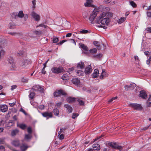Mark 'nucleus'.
<instances>
[{
	"mask_svg": "<svg viewBox=\"0 0 151 151\" xmlns=\"http://www.w3.org/2000/svg\"><path fill=\"white\" fill-rule=\"evenodd\" d=\"M112 16V14L110 12H104L101 13L96 19L97 23L100 22L102 24L99 27L106 29L110 22V18Z\"/></svg>",
	"mask_w": 151,
	"mask_h": 151,
	"instance_id": "nucleus-1",
	"label": "nucleus"
},
{
	"mask_svg": "<svg viewBox=\"0 0 151 151\" xmlns=\"http://www.w3.org/2000/svg\"><path fill=\"white\" fill-rule=\"evenodd\" d=\"M99 11L98 8H95L93 11L92 13L91 14L89 18V20L92 23L94 21V19L97 16V13Z\"/></svg>",
	"mask_w": 151,
	"mask_h": 151,
	"instance_id": "nucleus-2",
	"label": "nucleus"
},
{
	"mask_svg": "<svg viewBox=\"0 0 151 151\" xmlns=\"http://www.w3.org/2000/svg\"><path fill=\"white\" fill-rule=\"evenodd\" d=\"M30 62V60L29 59H25L20 60L19 63V64L20 66L23 68H25L29 63Z\"/></svg>",
	"mask_w": 151,
	"mask_h": 151,
	"instance_id": "nucleus-3",
	"label": "nucleus"
},
{
	"mask_svg": "<svg viewBox=\"0 0 151 151\" xmlns=\"http://www.w3.org/2000/svg\"><path fill=\"white\" fill-rule=\"evenodd\" d=\"M32 88L34 91L35 92H37L38 93H42L44 91L43 87L40 86L39 85L34 86Z\"/></svg>",
	"mask_w": 151,
	"mask_h": 151,
	"instance_id": "nucleus-4",
	"label": "nucleus"
},
{
	"mask_svg": "<svg viewBox=\"0 0 151 151\" xmlns=\"http://www.w3.org/2000/svg\"><path fill=\"white\" fill-rule=\"evenodd\" d=\"M108 145L109 146L113 148L120 149L122 148V147L121 146L115 142H110L108 143Z\"/></svg>",
	"mask_w": 151,
	"mask_h": 151,
	"instance_id": "nucleus-5",
	"label": "nucleus"
},
{
	"mask_svg": "<svg viewBox=\"0 0 151 151\" xmlns=\"http://www.w3.org/2000/svg\"><path fill=\"white\" fill-rule=\"evenodd\" d=\"M24 14L22 11H20L17 14V13H14L12 14V17L15 18H16L18 17L21 18L24 17Z\"/></svg>",
	"mask_w": 151,
	"mask_h": 151,
	"instance_id": "nucleus-6",
	"label": "nucleus"
},
{
	"mask_svg": "<svg viewBox=\"0 0 151 151\" xmlns=\"http://www.w3.org/2000/svg\"><path fill=\"white\" fill-rule=\"evenodd\" d=\"M31 15L36 21H38L40 20V16L34 12H31Z\"/></svg>",
	"mask_w": 151,
	"mask_h": 151,
	"instance_id": "nucleus-7",
	"label": "nucleus"
},
{
	"mask_svg": "<svg viewBox=\"0 0 151 151\" xmlns=\"http://www.w3.org/2000/svg\"><path fill=\"white\" fill-rule=\"evenodd\" d=\"M14 61V60L13 59H12L11 60H10V59H9V66L11 70H15L17 68L16 66L15 65V63Z\"/></svg>",
	"mask_w": 151,
	"mask_h": 151,
	"instance_id": "nucleus-8",
	"label": "nucleus"
},
{
	"mask_svg": "<svg viewBox=\"0 0 151 151\" xmlns=\"http://www.w3.org/2000/svg\"><path fill=\"white\" fill-rule=\"evenodd\" d=\"M63 69L62 67H59L58 68L54 67L51 69V70L52 72L57 74L63 71Z\"/></svg>",
	"mask_w": 151,
	"mask_h": 151,
	"instance_id": "nucleus-9",
	"label": "nucleus"
},
{
	"mask_svg": "<svg viewBox=\"0 0 151 151\" xmlns=\"http://www.w3.org/2000/svg\"><path fill=\"white\" fill-rule=\"evenodd\" d=\"M130 106L135 109L140 110L142 108L141 105L136 103L131 104H130Z\"/></svg>",
	"mask_w": 151,
	"mask_h": 151,
	"instance_id": "nucleus-10",
	"label": "nucleus"
},
{
	"mask_svg": "<svg viewBox=\"0 0 151 151\" xmlns=\"http://www.w3.org/2000/svg\"><path fill=\"white\" fill-rule=\"evenodd\" d=\"M92 70L91 65H88L85 68L84 72L86 75L91 73Z\"/></svg>",
	"mask_w": 151,
	"mask_h": 151,
	"instance_id": "nucleus-11",
	"label": "nucleus"
},
{
	"mask_svg": "<svg viewBox=\"0 0 151 151\" xmlns=\"http://www.w3.org/2000/svg\"><path fill=\"white\" fill-rule=\"evenodd\" d=\"M53 94L54 96L57 97L61 95H64L65 94V93L63 91L60 90L55 91L54 92Z\"/></svg>",
	"mask_w": 151,
	"mask_h": 151,
	"instance_id": "nucleus-12",
	"label": "nucleus"
},
{
	"mask_svg": "<svg viewBox=\"0 0 151 151\" xmlns=\"http://www.w3.org/2000/svg\"><path fill=\"white\" fill-rule=\"evenodd\" d=\"M93 2L92 0H87L86 2L84 4L85 6L86 7L91 6L94 7L95 6L92 4Z\"/></svg>",
	"mask_w": 151,
	"mask_h": 151,
	"instance_id": "nucleus-13",
	"label": "nucleus"
},
{
	"mask_svg": "<svg viewBox=\"0 0 151 151\" xmlns=\"http://www.w3.org/2000/svg\"><path fill=\"white\" fill-rule=\"evenodd\" d=\"M139 97L142 99H146L147 98V96L145 92L143 91H141L139 96Z\"/></svg>",
	"mask_w": 151,
	"mask_h": 151,
	"instance_id": "nucleus-14",
	"label": "nucleus"
},
{
	"mask_svg": "<svg viewBox=\"0 0 151 151\" xmlns=\"http://www.w3.org/2000/svg\"><path fill=\"white\" fill-rule=\"evenodd\" d=\"M42 114L44 117H47V119L52 117V114L51 112H45L42 113Z\"/></svg>",
	"mask_w": 151,
	"mask_h": 151,
	"instance_id": "nucleus-15",
	"label": "nucleus"
},
{
	"mask_svg": "<svg viewBox=\"0 0 151 151\" xmlns=\"http://www.w3.org/2000/svg\"><path fill=\"white\" fill-rule=\"evenodd\" d=\"M85 65L84 63L82 61H81L78 63L77 65V69H82L84 68Z\"/></svg>",
	"mask_w": 151,
	"mask_h": 151,
	"instance_id": "nucleus-16",
	"label": "nucleus"
},
{
	"mask_svg": "<svg viewBox=\"0 0 151 151\" xmlns=\"http://www.w3.org/2000/svg\"><path fill=\"white\" fill-rule=\"evenodd\" d=\"M7 106L5 105H0V110L2 112H5L7 111Z\"/></svg>",
	"mask_w": 151,
	"mask_h": 151,
	"instance_id": "nucleus-17",
	"label": "nucleus"
},
{
	"mask_svg": "<svg viewBox=\"0 0 151 151\" xmlns=\"http://www.w3.org/2000/svg\"><path fill=\"white\" fill-rule=\"evenodd\" d=\"M99 71L98 70L95 69L94 70L93 73L91 75L92 77L93 78H96L97 77L99 76Z\"/></svg>",
	"mask_w": 151,
	"mask_h": 151,
	"instance_id": "nucleus-18",
	"label": "nucleus"
},
{
	"mask_svg": "<svg viewBox=\"0 0 151 151\" xmlns=\"http://www.w3.org/2000/svg\"><path fill=\"white\" fill-rule=\"evenodd\" d=\"M65 107L66 108L68 112L69 113L72 112V107L68 104H65L64 105Z\"/></svg>",
	"mask_w": 151,
	"mask_h": 151,
	"instance_id": "nucleus-19",
	"label": "nucleus"
},
{
	"mask_svg": "<svg viewBox=\"0 0 151 151\" xmlns=\"http://www.w3.org/2000/svg\"><path fill=\"white\" fill-rule=\"evenodd\" d=\"M92 147L94 150H99L100 149V145L98 144H95L93 145Z\"/></svg>",
	"mask_w": 151,
	"mask_h": 151,
	"instance_id": "nucleus-20",
	"label": "nucleus"
},
{
	"mask_svg": "<svg viewBox=\"0 0 151 151\" xmlns=\"http://www.w3.org/2000/svg\"><path fill=\"white\" fill-rule=\"evenodd\" d=\"M106 76L107 75L106 73V72H105V71L104 70H103L100 76V79H103L104 77H106Z\"/></svg>",
	"mask_w": 151,
	"mask_h": 151,
	"instance_id": "nucleus-21",
	"label": "nucleus"
},
{
	"mask_svg": "<svg viewBox=\"0 0 151 151\" xmlns=\"http://www.w3.org/2000/svg\"><path fill=\"white\" fill-rule=\"evenodd\" d=\"M79 47L82 48L83 50L86 51L88 50V48L84 44L82 43H79Z\"/></svg>",
	"mask_w": 151,
	"mask_h": 151,
	"instance_id": "nucleus-22",
	"label": "nucleus"
},
{
	"mask_svg": "<svg viewBox=\"0 0 151 151\" xmlns=\"http://www.w3.org/2000/svg\"><path fill=\"white\" fill-rule=\"evenodd\" d=\"M77 101L78 102V104L81 106H83L84 104V102L82 99H77Z\"/></svg>",
	"mask_w": 151,
	"mask_h": 151,
	"instance_id": "nucleus-23",
	"label": "nucleus"
},
{
	"mask_svg": "<svg viewBox=\"0 0 151 151\" xmlns=\"http://www.w3.org/2000/svg\"><path fill=\"white\" fill-rule=\"evenodd\" d=\"M5 54V51L3 49L2 47L0 46V59Z\"/></svg>",
	"mask_w": 151,
	"mask_h": 151,
	"instance_id": "nucleus-24",
	"label": "nucleus"
},
{
	"mask_svg": "<svg viewBox=\"0 0 151 151\" xmlns=\"http://www.w3.org/2000/svg\"><path fill=\"white\" fill-rule=\"evenodd\" d=\"M12 144L15 146H18L19 145V142L18 140H15L13 141Z\"/></svg>",
	"mask_w": 151,
	"mask_h": 151,
	"instance_id": "nucleus-25",
	"label": "nucleus"
},
{
	"mask_svg": "<svg viewBox=\"0 0 151 151\" xmlns=\"http://www.w3.org/2000/svg\"><path fill=\"white\" fill-rule=\"evenodd\" d=\"M16 25L13 22H10L9 24V27L10 29H14L15 28Z\"/></svg>",
	"mask_w": 151,
	"mask_h": 151,
	"instance_id": "nucleus-26",
	"label": "nucleus"
},
{
	"mask_svg": "<svg viewBox=\"0 0 151 151\" xmlns=\"http://www.w3.org/2000/svg\"><path fill=\"white\" fill-rule=\"evenodd\" d=\"M66 100L68 102L70 103H71L75 101V98H74L69 97L67 98Z\"/></svg>",
	"mask_w": 151,
	"mask_h": 151,
	"instance_id": "nucleus-27",
	"label": "nucleus"
},
{
	"mask_svg": "<svg viewBox=\"0 0 151 151\" xmlns=\"http://www.w3.org/2000/svg\"><path fill=\"white\" fill-rule=\"evenodd\" d=\"M19 130L17 129H15L12 131L11 133V135L12 136H15L19 132Z\"/></svg>",
	"mask_w": 151,
	"mask_h": 151,
	"instance_id": "nucleus-28",
	"label": "nucleus"
},
{
	"mask_svg": "<svg viewBox=\"0 0 151 151\" xmlns=\"http://www.w3.org/2000/svg\"><path fill=\"white\" fill-rule=\"evenodd\" d=\"M84 74V73L83 71L81 70H78L76 72V75L78 76H83Z\"/></svg>",
	"mask_w": 151,
	"mask_h": 151,
	"instance_id": "nucleus-29",
	"label": "nucleus"
},
{
	"mask_svg": "<svg viewBox=\"0 0 151 151\" xmlns=\"http://www.w3.org/2000/svg\"><path fill=\"white\" fill-rule=\"evenodd\" d=\"M93 44L96 46L98 47L99 49H101L100 47H101V45H100V44L99 42L97 41H94L93 42Z\"/></svg>",
	"mask_w": 151,
	"mask_h": 151,
	"instance_id": "nucleus-30",
	"label": "nucleus"
},
{
	"mask_svg": "<svg viewBox=\"0 0 151 151\" xmlns=\"http://www.w3.org/2000/svg\"><path fill=\"white\" fill-rule=\"evenodd\" d=\"M129 4H130L134 8H135L137 7V5L136 3H135V2L131 0H130L129 1Z\"/></svg>",
	"mask_w": 151,
	"mask_h": 151,
	"instance_id": "nucleus-31",
	"label": "nucleus"
},
{
	"mask_svg": "<svg viewBox=\"0 0 151 151\" xmlns=\"http://www.w3.org/2000/svg\"><path fill=\"white\" fill-rule=\"evenodd\" d=\"M27 148V147L24 144H23L21 146L20 148L22 151H25Z\"/></svg>",
	"mask_w": 151,
	"mask_h": 151,
	"instance_id": "nucleus-32",
	"label": "nucleus"
},
{
	"mask_svg": "<svg viewBox=\"0 0 151 151\" xmlns=\"http://www.w3.org/2000/svg\"><path fill=\"white\" fill-rule=\"evenodd\" d=\"M53 112L54 114L56 116H58L59 113V111L58 109H56L53 110Z\"/></svg>",
	"mask_w": 151,
	"mask_h": 151,
	"instance_id": "nucleus-33",
	"label": "nucleus"
},
{
	"mask_svg": "<svg viewBox=\"0 0 151 151\" xmlns=\"http://www.w3.org/2000/svg\"><path fill=\"white\" fill-rule=\"evenodd\" d=\"M126 19V18L121 17L120 19L118 21V23L119 24H121L124 22Z\"/></svg>",
	"mask_w": 151,
	"mask_h": 151,
	"instance_id": "nucleus-34",
	"label": "nucleus"
},
{
	"mask_svg": "<svg viewBox=\"0 0 151 151\" xmlns=\"http://www.w3.org/2000/svg\"><path fill=\"white\" fill-rule=\"evenodd\" d=\"M147 105L148 106H151V96H150L147 101Z\"/></svg>",
	"mask_w": 151,
	"mask_h": 151,
	"instance_id": "nucleus-35",
	"label": "nucleus"
},
{
	"mask_svg": "<svg viewBox=\"0 0 151 151\" xmlns=\"http://www.w3.org/2000/svg\"><path fill=\"white\" fill-rule=\"evenodd\" d=\"M18 126L23 129H25L26 127V126L25 124H20Z\"/></svg>",
	"mask_w": 151,
	"mask_h": 151,
	"instance_id": "nucleus-36",
	"label": "nucleus"
},
{
	"mask_svg": "<svg viewBox=\"0 0 151 151\" xmlns=\"http://www.w3.org/2000/svg\"><path fill=\"white\" fill-rule=\"evenodd\" d=\"M31 137L32 136L30 134H26L25 137V139L28 140L30 139Z\"/></svg>",
	"mask_w": 151,
	"mask_h": 151,
	"instance_id": "nucleus-37",
	"label": "nucleus"
},
{
	"mask_svg": "<svg viewBox=\"0 0 151 151\" xmlns=\"http://www.w3.org/2000/svg\"><path fill=\"white\" fill-rule=\"evenodd\" d=\"M35 96V93L33 92H32L30 93V94L29 95V98L30 99H32Z\"/></svg>",
	"mask_w": 151,
	"mask_h": 151,
	"instance_id": "nucleus-38",
	"label": "nucleus"
},
{
	"mask_svg": "<svg viewBox=\"0 0 151 151\" xmlns=\"http://www.w3.org/2000/svg\"><path fill=\"white\" fill-rule=\"evenodd\" d=\"M89 52L91 53H95L97 52V50L96 48H93L89 50Z\"/></svg>",
	"mask_w": 151,
	"mask_h": 151,
	"instance_id": "nucleus-39",
	"label": "nucleus"
},
{
	"mask_svg": "<svg viewBox=\"0 0 151 151\" xmlns=\"http://www.w3.org/2000/svg\"><path fill=\"white\" fill-rule=\"evenodd\" d=\"M8 122V123H10V124L9 125H7V127H10L12 126L14 124V122L12 120H10Z\"/></svg>",
	"mask_w": 151,
	"mask_h": 151,
	"instance_id": "nucleus-40",
	"label": "nucleus"
},
{
	"mask_svg": "<svg viewBox=\"0 0 151 151\" xmlns=\"http://www.w3.org/2000/svg\"><path fill=\"white\" fill-rule=\"evenodd\" d=\"M24 36L23 38L25 39H27L29 38V35L28 33H26L23 35Z\"/></svg>",
	"mask_w": 151,
	"mask_h": 151,
	"instance_id": "nucleus-41",
	"label": "nucleus"
},
{
	"mask_svg": "<svg viewBox=\"0 0 151 151\" xmlns=\"http://www.w3.org/2000/svg\"><path fill=\"white\" fill-rule=\"evenodd\" d=\"M5 138H0V143L1 144H4L5 143Z\"/></svg>",
	"mask_w": 151,
	"mask_h": 151,
	"instance_id": "nucleus-42",
	"label": "nucleus"
},
{
	"mask_svg": "<svg viewBox=\"0 0 151 151\" xmlns=\"http://www.w3.org/2000/svg\"><path fill=\"white\" fill-rule=\"evenodd\" d=\"M76 85H77L78 86L80 87L81 85L80 84V80L78 78H76Z\"/></svg>",
	"mask_w": 151,
	"mask_h": 151,
	"instance_id": "nucleus-43",
	"label": "nucleus"
},
{
	"mask_svg": "<svg viewBox=\"0 0 151 151\" xmlns=\"http://www.w3.org/2000/svg\"><path fill=\"white\" fill-rule=\"evenodd\" d=\"M59 41L57 37H55L53 38V42L54 43H56Z\"/></svg>",
	"mask_w": 151,
	"mask_h": 151,
	"instance_id": "nucleus-44",
	"label": "nucleus"
},
{
	"mask_svg": "<svg viewBox=\"0 0 151 151\" xmlns=\"http://www.w3.org/2000/svg\"><path fill=\"white\" fill-rule=\"evenodd\" d=\"M44 27L45 28H46L47 26L46 25H45L44 24H39V25H38L37 26V27Z\"/></svg>",
	"mask_w": 151,
	"mask_h": 151,
	"instance_id": "nucleus-45",
	"label": "nucleus"
},
{
	"mask_svg": "<svg viewBox=\"0 0 151 151\" xmlns=\"http://www.w3.org/2000/svg\"><path fill=\"white\" fill-rule=\"evenodd\" d=\"M117 98V97L116 96L112 98L111 99H110L108 101L109 103H110L112 102L114 100H115Z\"/></svg>",
	"mask_w": 151,
	"mask_h": 151,
	"instance_id": "nucleus-46",
	"label": "nucleus"
},
{
	"mask_svg": "<svg viewBox=\"0 0 151 151\" xmlns=\"http://www.w3.org/2000/svg\"><path fill=\"white\" fill-rule=\"evenodd\" d=\"M28 81V79L26 78H23L22 79V81L23 82H27Z\"/></svg>",
	"mask_w": 151,
	"mask_h": 151,
	"instance_id": "nucleus-47",
	"label": "nucleus"
},
{
	"mask_svg": "<svg viewBox=\"0 0 151 151\" xmlns=\"http://www.w3.org/2000/svg\"><path fill=\"white\" fill-rule=\"evenodd\" d=\"M60 135H59V138L60 139H63L64 138V135L63 134H60Z\"/></svg>",
	"mask_w": 151,
	"mask_h": 151,
	"instance_id": "nucleus-48",
	"label": "nucleus"
},
{
	"mask_svg": "<svg viewBox=\"0 0 151 151\" xmlns=\"http://www.w3.org/2000/svg\"><path fill=\"white\" fill-rule=\"evenodd\" d=\"M8 34H10L12 35H14V36H15L16 35H17L18 34V33H17L14 32H10L8 33Z\"/></svg>",
	"mask_w": 151,
	"mask_h": 151,
	"instance_id": "nucleus-49",
	"label": "nucleus"
},
{
	"mask_svg": "<svg viewBox=\"0 0 151 151\" xmlns=\"http://www.w3.org/2000/svg\"><path fill=\"white\" fill-rule=\"evenodd\" d=\"M67 41L65 40H63L61 41H60L59 43H58L57 45H61Z\"/></svg>",
	"mask_w": 151,
	"mask_h": 151,
	"instance_id": "nucleus-50",
	"label": "nucleus"
},
{
	"mask_svg": "<svg viewBox=\"0 0 151 151\" xmlns=\"http://www.w3.org/2000/svg\"><path fill=\"white\" fill-rule=\"evenodd\" d=\"M27 132L29 134H30L32 133V129L30 127H29L28 128Z\"/></svg>",
	"mask_w": 151,
	"mask_h": 151,
	"instance_id": "nucleus-51",
	"label": "nucleus"
},
{
	"mask_svg": "<svg viewBox=\"0 0 151 151\" xmlns=\"http://www.w3.org/2000/svg\"><path fill=\"white\" fill-rule=\"evenodd\" d=\"M5 148L3 146H0V151H4Z\"/></svg>",
	"mask_w": 151,
	"mask_h": 151,
	"instance_id": "nucleus-52",
	"label": "nucleus"
},
{
	"mask_svg": "<svg viewBox=\"0 0 151 151\" xmlns=\"http://www.w3.org/2000/svg\"><path fill=\"white\" fill-rule=\"evenodd\" d=\"M88 31L86 30L83 29L81 31V32L82 33H87Z\"/></svg>",
	"mask_w": 151,
	"mask_h": 151,
	"instance_id": "nucleus-53",
	"label": "nucleus"
},
{
	"mask_svg": "<svg viewBox=\"0 0 151 151\" xmlns=\"http://www.w3.org/2000/svg\"><path fill=\"white\" fill-rule=\"evenodd\" d=\"M45 68L44 67L41 70V73L42 74H45L46 73V71L45 70Z\"/></svg>",
	"mask_w": 151,
	"mask_h": 151,
	"instance_id": "nucleus-54",
	"label": "nucleus"
},
{
	"mask_svg": "<svg viewBox=\"0 0 151 151\" xmlns=\"http://www.w3.org/2000/svg\"><path fill=\"white\" fill-rule=\"evenodd\" d=\"M65 130V129L63 128L61 129H60V131H59L58 132V134H59V135H60V134L61 133L64 131Z\"/></svg>",
	"mask_w": 151,
	"mask_h": 151,
	"instance_id": "nucleus-55",
	"label": "nucleus"
},
{
	"mask_svg": "<svg viewBox=\"0 0 151 151\" xmlns=\"http://www.w3.org/2000/svg\"><path fill=\"white\" fill-rule=\"evenodd\" d=\"M147 15L148 17L151 18V12H147Z\"/></svg>",
	"mask_w": 151,
	"mask_h": 151,
	"instance_id": "nucleus-56",
	"label": "nucleus"
},
{
	"mask_svg": "<svg viewBox=\"0 0 151 151\" xmlns=\"http://www.w3.org/2000/svg\"><path fill=\"white\" fill-rule=\"evenodd\" d=\"M39 108L40 109H43L44 108V106L43 105H41L39 106Z\"/></svg>",
	"mask_w": 151,
	"mask_h": 151,
	"instance_id": "nucleus-57",
	"label": "nucleus"
},
{
	"mask_svg": "<svg viewBox=\"0 0 151 151\" xmlns=\"http://www.w3.org/2000/svg\"><path fill=\"white\" fill-rule=\"evenodd\" d=\"M69 40L71 43H75L76 44V42L74 40L71 39H70Z\"/></svg>",
	"mask_w": 151,
	"mask_h": 151,
	"instance_id": "nucleus-58",
	"label": "nucleus"
},
{
	"mask_svg": "<svg viewBox=\"0 0 151 151\" xmlns=\"http://www.w3.org/2000/svg\"><path fill=\"white\" fill-rule=\"evenodd\" d=\"M150 126V125H149L147 127H146L143 128L142 129V130H146L147 129L149 128Z\"/></svg>",
	"mask_w": 151,
	"mask_h": 151,
	"instance_id": "nucleus-59",
	"label": "nucleus"
},
{
	"mask_svg": "<svg viewBox=\"0 0 151 151\" xmlns=\"http://www.w3.org/2000/svg\"><path fill=\"white\" fill-rule=\"evenodd\" d=\"M65 75H64L62 77V79L64 80H67L68 78L67 77H65Z\"/></svg>",
	"mask_w": 151,
	"mask_h": 151,
	"instance_id": "nucleus-60",
	"label": "nucleus"
},
{
	"mask_svg": "<svg viewBox=\"0 0 151 151\" xmlns=\"http://www.w3.org/2000/svg\"><path fill=\"white\" fill-rule=\"evenodd\" d=\"M72 35V33H68L66 35V37H70Z\"/></svg>",
	"mask_w": 151,
	"mask_h": 151,
	"instance_id": "nucleus-61",
	"label": "nucleus"
},
{
	"mask_svg": "<svg viewBox=\"0 0 151 151\" xmlns=\"http://www.w3.org/2000/svg\"><path fill=\"white\" fill-rule=\"evenodd\" d=\"M16 87H17V86L15 85H14L12 86L11 90H13L14 89H15L16 88Z\"/></svg>",
	"mask_w": 151,
	"mask_h": 151,
	"instance_id": "nucleus-62",
	"label": "nucleus"
},
{
	"mask_svg": "<svg viewBox=\"0 0 151 151\" xmlns=\"http://www.w3.org/2000/svg\"><path fill=\"white\" fill-rule=\"evenodd\" d=\"M125 89L126 91H127L128 90L129 88V87L128 86V85H125L124 86Z\"/></svg>",
	"mask_w": 151,
	"mask_h": 151,
	"instance_id": "nucleus-63",
	"label": "nucleus"
},
{
	"mask_svg": "<svg viewBox=\"0 0 151 151\" xmlns=\"http://www.w3.org/2000/svg\"><path fill=\"white\" fill-rule=\"evenodd\" d=\"M146 29L147 30V31L151 33V28H147Z\"/></svg>",
	"mask_w": 151,
	"mask_h": 151,
	"instance_id": "nucleus-64",
	"label": "nucleus"
}]
</instances>
